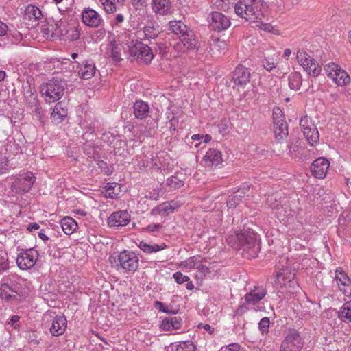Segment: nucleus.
Returning a JSON list of instances; mask_svg holds the SVG:
<instances>
[{
	"label": "nucleus",
	"mask_w": 351,
	"mask_h": 351,
	"mask_svg": "<svg viewBox=\"0 0 351 351\" xmlns=\"http://www.w3.org/2000/svg\"><path fill=\"white\" fill-rule=\"evenodd\" d=\"M123 0H99L107 13H114L117 10V5Z\"/></svg>",
	"instance_id": "obj_44"
},
{
	"label": "nucleus",
	"mask_w": 351,
	"mask_h": 351,
	"mask_svg": "<svg viewBox=\"0 0 351 351\" xmlns=\"http://www.w3.org/2000/svg\"><path fill=\"white\" fill-rule=\"evenodd\" d=\"M172 351H195L196 347L191 341H185L179 342L177 344H173Z\"/></svg>",
	"instance_id": "obj_43"
},
{
	"label": "nucleus",
	"mask_w": 351,
	"mask_h": 351,
	"mask_svg": "<svg viewBox=\"0 0 351 351\" xmlns=\"http://www.w3.org/2000/svg\"><path fill=\"white\" fill-rule=\"evenodd\" d=\"M158 34L159 31L154 26L153 23L150 25H145L138 32V37L142 40L154 39L156 38Z\"/></svg>",
	"instance_id": "obj_35"
},
{
	"label": "nucleus",
	"mask_w": 351,
	"mask_h": 351,
	"mask_svg": "<svg viewBox=\"0 0 351 351\" xmlns=\"http://www.w3.org/2000/svg\"><path fill=\"white\" fill-rule=\"evenodd\" d=\"M251 74L248 69L242 65L237 66L232 76V82L238 88H244L250 81Z\"/></svg>",
	"instance_id": "obj_20"
},
{
	"label": "nucleus",
	"mask_w": 351,
	"mask_h": 351,
	"mask_svg": "<svg viewBox=\"0 0 351 351\" xmlns=\"http://www.w3.org/2000/svg\"><path fill=\"white\" fill-rule=\"evenodd\" d=\"M196 269H197L200 273L202 277L206 276L210 272L208 267L202 263L201 258L199 259V264L197 265Z\"/></svg>",
	"instance_id": "obj_53"
},
{
	"label": "nucleus",
	"mask_w": 351,
	"mask_h": 351,
	"mask_svg": "<svg viewBox=\"0 0 351 351\" xmlns=\"http://www.w3.org/2000/svg\"><path fill=\"white\" fill-rule=\"evenodd\" d=\"M109 261L117 270L122 269L126 273H134L139 266V259L136 253L125 250L110 256Z\"/></svg>",
	"instance_id": "obj_4"
},
{
	"label": "nucleus",
	"mask_w": 351,
	"mask_h": 351,
	"mask_svg": "<svg viewBox=\"0 0 351 351\" xmlns=\"http://www.w3.org/2000/svg\"><path fill=\"white\" fill-rule=\"evenodd\" d=\"M138 247L145 253L151 254L153 252H157L162 250H164L167 245L165 243H162L161 245L158 244H150L145 241H141Z\"/></svg>",
	"instance_id": "obj_40"
},
{
	"label": "nucleus",
	"mask_w": 351,
	"mask_h": 351,
	"mask_svg": "<svg viewBox=\"0 0 351 351\" xmlns=\"http://www.w3.org/2000/svg\"><path fill=\"white\" fill-rule=\"evenodd\" d=\"M266 295V291L263 287H255L250 292L245 295V300L248 304H255L261 301Z\"/></svg>",
	"instance_id": "obj_32"
},
{
	"label": "nucleus",
	"mask_w": 351,
	"mask_h": 351,
	"mask_svg": "<svg viewBox=\"0 0 351 351\" xmlns=\"http://www.w3.org/2000/svg\"><path fill=\"white\" fill-rule=\"evenodd\" d=\"M20 317L19 315H13L7 322L8 328H12V329H16L19 326Z\"/></svg>",
	"instance_id": "obj_51"
},
{
	"label": "nucleus",
	"mask_w": 351,
	"mask_h": 351,
	"mask_svg": "<svg viewBox=\"0 0 351 351\" xmlns=\"http://www.w3.org/2000/svg\"><path fill=\"white\" fill-rule=\"evenodd\" d=\"M335 280L339 289L344 294L350 293L351 290V280L341 267L335 271Z\"/></svg>",
	"instance_id": "obj_26"
},
{
	"label": "nucleus",
	"mask_w": 351,
	"mask_h": 351,
	"mask_svg": "<svg viewBox=\"0 0 351 351\" xmlns=\"http://www.w3.org/2000/svg\"><path fill=\"white\" fill-rule=\"evenodd\" d=\"M67 115V110L62 107L61 103L55 105L53 112L51 114V118L56 123L62 122Z\"/></svg>",
	"instance_id": "obj_37"
},
{
	"label": "nucleus",
	"mask_w": 351,
	"mask_h": 351,
	"mask_svg": "<svg viewBox=\"0 0 351 351\" xmlns=\"http://www.w3.org/2000/svg\"><path fill=\"white\" fill-rule=\"evenodd\" d=\"M38 257V252L34 248L22 250L17 255L16 264L21 269L27 270L34 267Z\"/></svg>",
	"instance_id": "obj_14"
},
{
	"label": "nucleus",
	"mask_w": 351,
	"mask_h": 351,
	"mask_svg": "<svg viewBox=\"0 0 351 351\" xmlns=\"http://www.w3.org/2000/svg\"><path fill=\"white\" fill-rule=\"evenodd\" d=\"M65 83L62 79L53 77L47 82L41 84L40 92L47 103H53L63 95Z\"/></svg>",
	"instance_id": "obj_5"
},
{
	"label": "nucleus",
	"mask_w": 351,
	"mask_h": 351,
	"mask_svg": "<svg viewBox=\"0 0 351 351\" xmlns=\"http://www.w3.org/2000/svg\"><path fill=\"white\" fill-rule=\"evenodd\" d=\"M166 184L171 190H176L184 186V181L176 176H172L167 180Z\"/></svg>",
	"instance_id": "obj_47"
},
{
	"label": "nucleus",
	"mask_w": 351,
	"mask_h": 351,
	"mask_svg": "<svg viewBox=\"0 0 351 351\" xmlns=\"http://www.w3.org/2000/svg\"><path fill=\"white\" fill-rule=\"evenodd\" d=\"M9 268L8 254L5 250L0 248V274L3 273Z\"/></svg>",
	"instance_id": "obj_48"
},
{
	"label": "nucleus",
	"mask_w": 351,
	"mask_h": 351,
	"mask_svg": "<svg viewBox=\"0 0 351 351\" xmlns=\"http://www.w3.org/2000/svg\"><path fill=\"white\" fill-rule=\"evenodd\" d=\"M182 320L180 317H169L162 320L160 328L164 331H172L182 328Z\"/></svg>",
	"instance_id": "obj_31"
},
{
	"label": "nucleus",
	"mask_w": 351,
	"mask_h": 351,
	"mask_svg": "<svg viewBox=\"0 0 351 351\" xmlns=\"http://www.w3.org/2000/svg\"><path fill=\"white\" fill-rule=\"evenodd\" d=\"M209 19L210 26L217 32L227 29L231 24L230 19L219 12H213Z\"/></svg>",
	"instance_id": "obj_19"
},
{
	"label": "nucleus",
	"mask_w": 351,
	"mask_h": 351,
	"mask_svg": "<svg viewBox=\"0 0 351 351\" xmlns=\"http://www.w3.org/2000/svg\"><path fill=\"white\" fill-rule=\"evenodd\" d=\"M180 204H181L177 201L165 202L154 207L151 210L150 214L152 216L161 215L163 214L168 215L173 213L174 210L178 208Z\"/></svg>",
	"instance_id": "obj_27"
},
{
	"label": "nucleus",
	"mask_w": 351,
	"mask_h": 351,
	"mask_svg": "<svg viewBox=\"0 0 351 351\" xmlns=\"http://www.w3.org/2000/svg\"><path fill=\"white\" fill-rule=\"evenodd\" d=\"M67 321L64 315L56 316L52 320L51 326L49 328L50 332L53 336L62 335L66 330Z\"/></svg>",
	"instance_id": "obj_28"
},
{
	"label": "nucleus",
	"mask_w": 351,
	"mask_h": 351,
	"mask_svg": "<svg viewBox=\"0 0 351 351\" xmlns=\"http://www.w3.org/2000/svg\"><path fill=\"white\" fill-rule=\"evenodd\" d=\"M130 221V215L127 210L112 213L108 218V224L111 228L125 226Z\"/></svg>",
	"instance_id": "obj_22"
},
{
	"label": "nucleus",
	"mask_w": 351,
	"mask_h": 351,
	"mask_svg": "<svg viewBox=\"0 0 351 351\" xmlns=\"http://www.w3.org/2000/svg\"><path fill=\"white\" fill-rule=\"evenodd\" d=\"M162 227V226L160 223H151L147 226L146 228H145V230L148 232H154L159 231Z\"/></svg>",
	"instance_id": "obj_55"
},
{
	"label": "nucleus",
	"mask_w": 351,
	"mask_h": 351,
	"mask_svg": "<svg viewBox=\"0 0 351 351\" xmlns=\"http://www.w3.org/2000/svg\"><path fill=\"white\" fill-rule=\"evenodd\" d=\"M8 31V26L5 23L0 21V36H3Z\"/></svg>",
	"instance_id": "obj_61"
},
{
	"label": "nucleus",
	"mask_w": 351,
	"mask_h": 351,
	"mask_svg": "<svg viewBox=\"0 0 351 351\" xmlns=\"http://www.w3.org/2000/svg\"><path fill=\"white\" fill-rule=\"evenodd\" d=\"M226 241L232 247L242 249L243 256L247 258H256L260 250L257 235L250 230H243L234 235H229Z\"/></svg>",
	"instance_id": "obj_1"
},
{
	"label": "nucleus",
	"mask_w": 351,
	"mask_h": 351,
	"mask_svg": "<svg viewBox=\"0 0 351 351\" xmlns=\"http://www.w3.org/2000/svg\"><path fill=\"white\" fill-rule=\"evenodd\" d=\"M300 125L304 136L311 145H313L315 143H317L319 136V132L310 118L308 117H302L300 119Z\"/></svg>",
	"instance_id": "obj_17"
},
{
	"label": "nucleus",
	"mask_w": 351,
	"mask_h": 351,
	"mask_svg": "<svg viewBox=\"0 0 351 351\" xmlns=\"http://www.w3.org/2000/svg\"><path fill=\"white\" fill-rule=\"evenodd\" d=\"M289 86L292 90H299L302 85V75L298 72H293L289 75Z\"/></svg>",
	"instance_id": "obj_42"
},
{
	"label": "nucleus",
	"mask_w": 351,
	"mask_h": 351,
	"mask_svg": "<svg viewBox=\"0 0 351 351\" xmlns=\"http://www.w3.org/2000/svg\"><path fill=\"white\" fill-rule=\"evenodd\" d=\"M130 53L136 58L138 61L144 64H149L154 58V54L151 48L141 42L136 43L130 48Z\"/></svg>",
	"instance_id": "obj_16"
},
{
	"label": "nucleus",
	"mask_w": 351,
	"mask_h": 351,
	"mask_svg": "<svg viewBox=\"0 0 351 351\" xmlns=\"http://www.w3.org/2000/svg\"><path fill=\"white\" fill-rule=\"evenodd\" d=\"M330 166L329 161L323 157L316 159L311 167L312 174L317 178L323 179L326 177Z\"/></svg>",
	"instance_id": "obj_24"
},
{
	"label": "nucleus",
	"mask_w": 351,
	"mask_h": 351,
	"mask_svg": "<svg viewBox=\"0 0 351 351\" xmlns=\"http://www.w3.org/2000/svg\"><path fill=\"white\" fill-rule=\"evenodd\" d=\"M270 321L269 318L265 317L258 323V329L262 335H266L269 332Z\"/></svg>",
	"instance_id": "obj_50"
},
{
	"label": "nucleus",
	"mask_w": 351,
	"mask_h": 351,
	"mask_svg": "<svg viewBox=\"0 0 351 351\" xmlns=\"http://www.w3.org/2000/svg\"><path fill=\"white\" fill-rule=\"evenodd\" d=\"M151 8L154 14L161 16L173 13V6L170 0H152Z\"/></svg>",
	"instance_id": "obj_21"
},
{
	"label": "nucleus",
	"mask_w": 351,
	"mask_h": 351,
	"mask_svg": "<svg viewBox=\"0 0 351 351\" xmlns=\"http://www.w3.org/2000/svg\"><path fill=\"white\" fill-rule=\"evenodd\" d=\"M12 168L8 163V157L4 155L2 150L0 152V174L7 173Z\"/></svg>",
	"instance_id": "obj_49"
},
{
	"label": "nucleus",
	"mask_w": 351,
	"mask_h": 351,
	"mask_svg": "<svg viewBox=\"0 0 351 351\" xmlns=\"http://www.w3.org/2000/svg\"><path fill=\"white\" fill-rule=\"evenodd\" d=\"M60 225L63 232L67 235L73 234L78 227L77 222L72 217L69 216L62 219Z\"/></svg>",
	"instance_id": "obj_36"
},
{
	"label": "nucleus",
	"mask_w": 351,
	"mask_h": 351,
	"mask_svg": "<svg viewBox=\"0 0 351 351\" xmlns=\"http://www.w3.org/2000/svg\"><path fill=\"white\" fill-rule=\"evenodd\" d=\"M43 17V13L37 6L28 5L25 8L23 14V21L32 28L37 26Z\"/></svg>",
	"instance_id": "obj_18"
},
{
	"label": "nucleus",
	"mask_w": 351,
	"mask_h": 351,
	"mask_svg": "<svg viewBox=\"0 0 351 351\" xmlns=\"http://www.w3.org/2000/svg\"><path fill=\"white\" fill-rule=\"evenodd\" d=\"M198 328H203L204 330L208 331L210 335L213 334L214 332V329L208 324L200 323L198 324Z\"/></svg>",
	"instance_id": "obj_60"
},
{
	"label": "nucleus",
	"mask_w": 351,
	"mask_h": 351,
	"mask_svg": "<svg viewBox=\"0 0 351 351\" xmlns=\"http://www.w3.org/2000/svg\"><path fill=\"white\" fill-rule=\"evenodd\" d=\"M124 21V16L122 14H117L114 20L111 21V25L112 27L117 26L119 24L123 23Z\"/></svg>",
	"instance_id": "obj_59"
},
{
	"label": "nucleus",
	"mask_w": 351,
	"mask_h": 351,
	"mask_svg": "<svg viewBox=\"0 0 351 351\" xmlns=\"http://www.w3.org/2000/svg\"><path fill=\"white\" fill-rule=\"evenodd\" d=\"M240 346L238 343H231L222 348L221 351H239Z\"/></svg>",
	"instance_id": "obj_58"
},
{
	"label": "nucleus",
	"mask_w": 351,
	"mask_h": 351,
	"mask_svg": "<svg viewBox=\"0 0 351 351\" xmlns=\"http://www.w3.org/2000/svg\"><path fill=\"white\" fill-rule=\"evenodd\" d=\"M274 132L276 140L280 142L288 135V126L284 120L283 113L280 108L274 110Z\"/></svg>",
	"instance_id": "obj_13"
},
{
	"label": "nucleus",
	"mask_w": 351,
	"mask_h": 351,
	"mask_svg": "<svg viewBox=\"0 0 351 351\" xmlns=\"http://www.w3.org/2000/svg\"><path fill=\"white\" fill-rule=\"evenodd\" d=\"M191 139L193 140V141H200L199 143H197V144L195 145V147H198L199 145L202 142L203 135L202 134H193L191 136Z\"/></svg>",
	"instance_id": "obj_62"
},
{
	"label": "nucleus",
	"mask_w": 351,
	"mask_h": 351,
	"mask_svg": "<svg viewBox=\"0 0 351 351\" xmlns=\"http://www.w3.org/2000/svg\"><path fill=\"white\" fill-rule=\"evenodd\" d=\"M305 337L296 329L289 328L285 333L279 351H301Z\"/></svg>",
	"instance_id": "obj_6"
},
{
	"label": "nucleus",
	"mask_w": 351,
	"mask_h": 351,
	"mask_svg": "<svg viewBox=\"0 0 351 351\" xmlns=\"http://www.w3.org/2000/svg\"><path fill=\"white\" fill-rule=\"evenodd\" d=\"M240 198L238 197V195H235L234 197H232V198H230L228 203H227V206L229 208H235L237 204H239V202L240 201Z\"/></svg>",
	"instance_id": "obj_56"
},
{
	"label": "nucleus",
	"mask_w": 351,
	"mask_h": 351,
	"mask_svg": "<svg viewBox=\"0 0 351 351\" xmlns=\"http://www.w3.org/2000/svg\"><path fill=\"white\" fill-rule=\"evenodd\" d=\"M199 47V43L196 36L191 30L180 37L179 41L174 45V49L178 53H182L187 50L197 49Z\"/></svg>",
	"instance_id": "obj_15"
},
{
	"label": "nucleus",
	"mask_w": 351,
	"mask_h": 351,
	"mask_svg": "<svg viewBox=\"0 0 351 351\" xmlns=\"http://www.w3.org/2000/svg\"><path fill=\"white\" fill-rule=\"evenodd\" d=\"M35 180L36 178L32 172L19 174L14 178L11 189L18 194L26 193L31 190Z\"/></svg>",
	"instance_id": "obj_10"
},
{
	"label": "nucleus",
	"mask_w": 351,
	"mask_h": 351,
	"mask_svg": "<svg viewBox=\"0 0 351 351\" xmlns=\"http://www.w3.org/2000/svg\"><path fill=\"white\" fill-rule=\"evenodd\" d=\"M265 7L263 0H239L234 5V10L239 16L256 23L262 20Z\"/></svg>",
	"instance_id": "obj_2"
},
{
	"label": "nucleus",
	"mask_w": 351,
	"mask_h": 351,
	"mask_svg": "<svg viewBox=\"0 0 351 351\" xmlns=\"http://www.w3.org/2000/svg\"><path fill=\"white\" fill-rule=\"evenodd\" d=\"M24 279L14 274L4 279L0 285V298L8 301L19 302L25 297L23 286Z\"/></svg>",
	"instance_id": "obj_3"
},
{
	"label": "nucleus",
	"mask_w": 351,
	"mask_h": 351,
	"mask_svg": "<svg viewBox=\"0 0 351 351\" xmlns=\"http://www.w3.org/2000/svg\"><path fill=\"white\" fill-rule=\"evenodd\" d=\"M40 228V226L37 223H30L27 226V230L32 232L38 230Z\"/></svg>",
	"instance_id": "obj_63"
},
{
	"label": "nucleus",
	"mask_w": 351,
	"mask_h": 351,
	"mask_svg": "<svg viewBox=\"0 0 351 351\" xmlns=\"http://www.w3.org/2000/svg\"><path fill=\"white\" fill-rule=\"evenodd\" d=\"M338 313L341 321L345 323L351 322V301L344 303Z\"/></svg>",
	"instance_id": "obj_41"
},
{
	"label": "nucleus",
	"mask_w": 351,
	"mask_h": 351,
	"mask_svg": "<svg viewBox=\"0 0 351 351\" xmlns=\"http://www.w3.org/2000/svg\"><path fill=\"white\" fill-rule=\"evenodd\" d=\"M62 37H65L70 41H75L79 39L80 35V29L78 25H69L66 22V25L63 27Z\"/></svg>",
	"instance_id": "obj_34"
},
{
	"label": "nucleus",
	"mask_w": 351,
	"mask_h": 351,
	"mask_svg": "<svg viewBox=\"0 0 351 351\" xmlns=\"http://www.w3.org/2000/svg\"><path fill=\"white\" fill-rule=\"evenodd\" d=\"M102 51L106 58H111L114 62H119L122 60L121 47L114 41H110Z\"/></svg>",
	"instance_id": "obj_29"
},
{
	"label": "nucleus",
	"mask_w": 351,
	"mask_h": 351,
	"mask_svg": "<svg viewBox=\"0 0 351 351\" xmlns=\"http://www.w3.org/2000/svg\"><path fill=\"white\" fill-rule=\"evenodd\" d=\"M324 70L329 78L337 86H343L348 84L350 77L348 73L338 64L331 62L324 66Z\"/></svg>",
	"instance_id": "obj_12"
},
{
	"label": "nucleus",
	"mask_w": 351,
	"mask_h": 351,
	"mask_svg": "<svg viewBox=\"0 0 351 351\" xmlns=\"http://www.w3.org/2000/svg\"><path fill=\"white\" fill-rule=\"evenodd\" d=\"M203 160L208 167H217L222 162L221 153L216 149H210L206 152Z\"/></svg>",
	"instance_id": "obj_30"
},
{
	"label": "nucleus",
	"mask_w": 351,
	"mask_h": 351,
	"mask_svg": "<svg viewBox=\"0 0 351 351\" xmlns=\"http://www.w3.org/2000/svg\"><path fill=\"white\" fill-rule=\"evenodd\" d=\"M106 196L110 198H114L117 195L113 191H112V189H107Z\"/></svg>",
	"instance_id": "obj_64"
},
{
	"label": "nucleus",
	"mask_w": 351,
	"mask_h": 351,
	"mask_svg": "<svg viewBox=\"0 0 351 351\" xmlns=\"http://www.w3.org/2000/svg\"><path fill=\"white\" fill-rule=\"evenodd\" d=\"M295 271L289 267L283 268L276 274V285L278 288L293 293L298 291L299 286L295 280Z\"/></svg>",
	"instance_id": "obj_9"
},
{
	"label": "nucleus",
	"mask_w": 351,
	"mask_h": 351,
	"mask_svg": "<svg viewBox=\"0 0 351 351\" xmlns=\"http://www.w3.org/2000/svg\"><path fill=\"white\" fill-rule=\"evenodd\" d=\"M263 67L269 72H274L278 73V69L276 67V61L271 57H265L261 61Z\"/></svg>",
	"instance_id": "obj_45"
},
{
	"label": "nucleus",
	"mask_w": 351,
	"mask_h": 351,
	"mask_svg": "<svg viewBox=\"0 0 351 351\" xmlns=\"http://www.w3.org/2000/svg\"><path fill=\"white\" fill-rule=\"evenodd\" d=\"M296 60L299 65L307 74L312 77H317L322 71L319 62L304 49H298Z\"/></svg>",
	"instance_id": "obj_8"
},
{
	"label": "nucleus",
	"mask_w": 351,
	"mask_h": 351,
	"mask_svg": "<svg viewBox=\"0 0 351 351\" xmlns=\"http://www.w3.org/2000/svg\"><path fill=\"white\" fill-rule=\"evenodd\" d=\"M106 36V30L104 29H99L93 34V39L96 41L102 40Z\"/></svg>",
	"instance_id": "obj_54"
},
{
	"label": "nucleus",
	"mask_w": 351,
	"mask_h": 351,
	"mask_svg": "<svg viewBox=\"0 0 351 351\" xmlns=\"http://www.w3.org/2000/svg\"><path fill=\"white\" fill-rule=\"evenodd\" d=\"M99 122L90 117L80 123L81 128L86 130V132H95L96 128H99Z\"/></svg>",
	"instance_id": "obj_46"
},
{
	"label": "nucleus",
	"mask_w": 351,
	"mask_h": 351,
	"mask_svg": "<svg viewBox=\"0 0 351 351\" xmlns=\"http://www.w3.org/2000/svg\"><path fill=\"white\" fill-rule=\"evenodd\" d=\"M134 114L136 118L143 119L147 117L149 112V106L147 103L138 100L133 105Z\"/></svg>",
	"instance_id": "obj_33"
},
{
	"label": "nucleus",
	"mask_w": 351,
	"mask_h": 351,
	"mask_svg": "<svg viewBox=\"0 0 351 351\" xmlns=\"http://www.w3.org/2000/svg\"><path fill=\"white\" fill-rule=\"evenodd\" d=\"M34 78L28 77L22 83V90L27 104L31 108L32 112L37 115L42 114V108L39 104L37 93L35 89Z\"/></svg>",
	"instance_id": "obj_7"
},
{
	"label": "nucleus",
	"mask_w": 351,
	"mask_h": 351,
	"mask_svg": "<svg viewBox=\"0 0 351 351\" xmlns=\"http://www.w3.org/2000/svg\"><path fill=\"white\" fill-rule=\"evenodd\" d=\"M82 20L86 26L91 27H97L103 23V19L99 13L90 8H85L83 10Z\"/></svg>",
	"instance_id": "obj_23"
},
{
	"label": "nucleus",
	"mask_w": 351,
	"mask_h": 351,
	"mask_svg": "<svg viewBox=\"0 0 351 351\" xmlns=\"http://www.w3.org/2000/svg\"><path fill=\"white\" fill-rule=\"evenodd\" d=\"M169 29L176 35L182 37L189 29L188 27L181 21H171L169 22Z\"/></svg>",
	"instance_id": "obj_38"
},
{
	"label": "nucleus",
	"mask_w": 351,
	"mask_h": 351,
	"mask_svg": "<svg viewBox=\"0 0 351 351\" xmlns=\"http://www.w3.org/2000/svg\"><path fill=\"white\" fill-rule=\"evenodd\" d=\"M199 256H194L178 263V267L182 270L189 271L197 268L200 259Z\"/></svg>",
	"instance_id": "obj_39"
},
{
	"label": "nucleus",
	"mask_w": 351,
	"mask_h": 351,
	"mask_svg": "<svg viewBox=\"0 0 351 351\" xmlns=\"http://www.w3.org/2000/svg\"><path fill=\"white\" fill-rule=\"evenodd\" d=\"M167 118L169 120V130L173 131L176 130L178 120L174 116H171V118L168 116Z\"/></svg>",
	"instance_id": "obj_57"
},
{
	"label": "nucleus",
	"mask_w": 351,
	"mask_h": 351,
	"mask_svg": "<svg viewBox=\"0 0 351 351\" xmlns=\"http://www.w3.org/2000/svg\"><path fill=\"white\" fill-rule=\"evenodd\" d=\"M66 21L60 19L55 21L53 19H47L42 25L41 32L46 38H62L63 27L66 25Z\"/></svg>",
	"instance_id": "obj_11"
},
{
	"label": "nucleus",
	"mask_w": 351,
	"mask_h": 351,
	"mask_svg": "<svg viewBox=\"0 0 351 351\" xmlns=\"http://www.w3.org/2000/svg\"><path fill=\"white\" fill-rule=\"evenodd\" d=\"M73 64H77L78 75L82 79H90L96 72V66L91 60L84 61L81 64L75 61Z\"/></svg>",
	"instance_id": "obj_25"
},
{
	"label": "nucleus",
	"mask_w": 351,
	"mask_h": 351,
	"mask_svg": "<svg viewBox=\"0 0 351 351\" xmlns=\"http://www.w3.org/2000/svg\"><path fill=\"white\" fill-rule=\"evenodd\" d=\"M173 277L178 284H183L189 280V276L183 275V274L180 271L174 273Z\"/></svg>",
	"instance_id": "obj_52"
}]
</instances>
